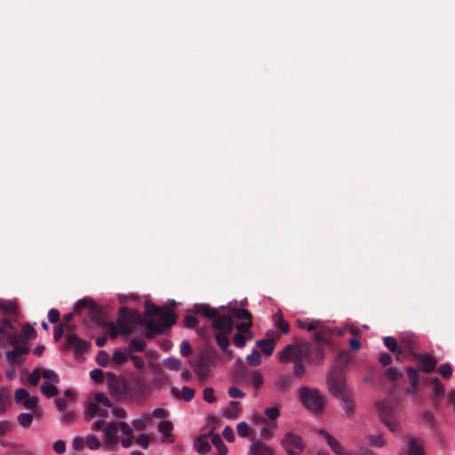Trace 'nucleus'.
Instances as JSON below:
<instances>
[{
    "label": "nucleus",
    "instance_id": "obj_1",
    "mask_svg": "<svg viewBox=\"0 0 455 455\" xmlns=\"http://www.w3.org/2000/svg\"><path fill=\"white\" fill-rule=\"evenodd\" d=\"M299 400L302 404L314 414H319L323 411L326 398L318 389H312L307 387H301L298 390Z\"/></svg>",
    "mask_w": 455,
    "mask_h": 455
},
{
    "label": "nucleus",
    "instance_id": "obj_2",
    "mask_svg": "<svg viewBox=\"0 0 455 455\" xmlns=\"http://www.w3.org/2000/svg\"><path fill=\"white\" fill-rule=\"evenodd\" d=\"M326 383L329 392L337 397L351 390L346 383L345 375L341 368L332 367L326 375Z\"/></svg>",
    "mask_w": 455,
    "mask_h": 455
},
{
    "label": "nucleus",
    "instance_id": "obj_3",
    "mask_svg": "<svg viewBox=\"0 0 455 455\" xmlns=\"http://www.w3.org/2000/svg\"><path fill=\"white\" fill-rule=\"evenodd\" d=\"M307 346L300 344H289L279 352V361L283 363L302 361L307 356Z\"/></svg>",
    "mask_w": 455,
    "mask_h": 455
},
{
    "label": "nucleus",
    "instance_id": "obj_4",
    "mask_svg": "<svg viewBox=\"0 0 455 455\" xmlns=\"http://www.w3.org/2000/svg\"><path fill=\"white\" fill-rule=\"evenodd\" d=\"M281 445L287 455H299L306 444L300 435L292 431H288L282 438Z\"/></svg>",
    "mask_w": 455,
    "mask_h": 455
},
{
    "label": "nucleus",
    "instance_id": "obj_5",
    "mask_svg": "<svg viewBox=\"0 0 455 455\" xmlns=\"http://www.w3.org/2000/svg\"><path fill=\"white\" fill-rule=\"evenodd\" d=\"M140 320V315L136 311L129 310L126 307H122L119 312L117 323L120 331L124 335L130 334L134 328V324Z\"/></svg>",
    "mask_w": 455,
    "mask_h": 455
},
{
    "label": "nucleus",
    "instance_id": "obj_6",
    "mask_svg": "<svg viewBox=\"0 0 455 455\" xmlns=\"http://www.w3.org/2000/svg\"><path fill=\"white\" fill-rule=\"evenodd\" d=\"M344 411V417L352 419L355 414V401L352 390L336 397Z\"/></svg>",
    "mask_w": 455,
    "mask_h": 455
},
{
    "label": "nucleus",
    "instance_id": "obj_7",
    "mask_svg": "<svg viewBox=\"0 0 455 455\" xmlns=\"http://www.w3.org/2000/svg\"><path fill=\"white\" fill-rule=\"evenodd\" d=\"M119 430L118 422H108L102 428L104 434V444L107 448L111 449L118 443L117 433Z\"/></svg>",
    "mask_w": 455,
    "mask_h": 455
},
{
    "label": "nucleus",
    "instance_id": "obj_8",
    "mask_svg": "<svg viewBox=\"0 0 455 455\" xmlns=\"http://www.w3.org/2000/svg\"><path fill=\"white\" fill-rule=\"evenodd\" d=\"M106 377L108 389L113 395L121 397L125 395L126 387L124 381L120 379L115 373L112 372H108Z\"/></svg>",
    "mask_w": 455,
    "mask_h": 455
},
{
    "label": "nucleus",
    "instance_id": "obj_9",
    "mask_svg": "<svg viewBox=\"0 0 455 455\" xmlns=\"http://www.w3.org/2000/svg\"><path fill=\"white\" fill-rule=\"evenodd\" d=\"M15 403L22 404L26 409H34L38 403V398L36 395H30L25 388H18L14 394Z\"/></svg>",
    "mask_w": 455,
    "mask_h": 455
},
{
    "label": "nucleus",
    "instance_id": "obj_10",
    "mask_svg": "<svg viewBox=\"0 0 455 455\" xmlns=\"http://www.w3.org/2000/svg\"><path fill=\"white\" fill-rule=\"evenodd\" d=\"M66 346L74 347L76 355L87 352L91 347L89 342L80 339L76 334H68L66 336Z\"/></svg>",
    "mask_w": 455,
    "mask_h": 455
},
{
    "label": "nucleus",
    "instance_id": "obj_11",
    "mask_svg": "<svg viewBox=\"0 0 455 455\" xmlns=\"http://www.w3.org/2000/svg\"><path fill=\"white\" fill-rule=\"evenodd\" d=\"M319 434L323 435L328 445L330 446L331 450L335 455H348L349 451H347L343 445L336 439L334 438L331 434H329L326 430L321 429L319 431Z\"/></svg>",
    "mask_w": 455,
    "mask_h": 455
},
{
    "label": "nucleus",
    "instance_id": "obj_12",
    "mask_svg": "<svg viewBox=\"0 0 455 455\" xmlns=\"http://www.w3.org/2000/svg\"><path fill=\"white\" fill-rule=\"evenodd\" d=\"M28 353L29 349L28 347L17 344L12 350L6 352V358L9 363L16 364L22 363V356Z\"/></svg>",
    "mask_w": 455,
    "mask_h": 455
},
{
    "label": "nucleus",
    "instance_id": "obj_13",
    "mask_svg": "<svg viewBox=\"0 0 455 455\" xmlns=\"http://www.w3.org/2000/svg\"><path fill=\"white\" fill-rule=\"evenodd\" d=\"M249 455H274V451L261 440L253 438L251 439Z\"/></svg>",
    "mask_w": 455,
    "mask_h": 455
},
{
    "label": "nucleus",
    "instance_id": "obj_14",
    "mask_svg": "<svg viewBox=\"0 0 455 455\" xmlns=\"http://www.w3.org/2000/svg\"><path fill=\"white\" fill-rule=\"evenodd\" d=\"M212 327L220 332L230 333L233 330V319L229 315H223L219 318L213 319Z\"/></svg>",
    "mask_w": 455,
    "mask_h": 455
},
{
    "label": "nucleus",
    "instance_id": "obj_15",
    "mask_svg": "<svg viewBox=\"0 0 455 455\" xmlns=\"http://www.w3.org/2000/svg\"><path fill=\"white\" fill-rule=\"evenodd\" d=\"M415 357L419 360L421 370L426 373H430L435 371L437 361L435 357L429 355L416 354Z\"/></svg>",
    "mask_w": 455,
    "mask_h": 455
},
{
    "label": "nucleus",
    "instance_id": "obj_16",
    "mask_svg": "<svg viewBox=\"0 0 455 455\" xmlns=\"http://www.w3.org/2000/svg\"><path fill=\"white\" fill-rule=\"evenodd\" d=\"M332 337L331 330L325 326L323 322H320V326L317 327L314 333V339L316 342L327 344Z\"/></svg>",
    "mask_w": 455,
    "mask_h": 455
},
{
    "label": "nucleus",
    "instance_id": "obj_17",
    "mask_svg": "<svg viewBox=\"0 0 455 455\" xmlns=\"http://www.w3.org/2000/svg\"><path fill=\"white\" fill-rule=\"evenodd\" d=\"M380 420L395 416L393 406L387 401H380L376 403Z\"/></svg>",
    "mask_w": 455,
    "mask_h": 455
},
{
    "label": "nucleus",
    "instance_id": "obj_18",
    "mask_svg": "<svg viewBox=\"0 0 455 455\" xmlns=\"http://www.w3.org/2000/svg\"><path fill=\"white\" fill-rule=\"evenodd\" d=\"M191 312L195 314H202L209 319H214L219 314L218 309L212 308L209 305L205 304L195 305Z\"/></svg>",
    "mask_w": 455,
    "mask_h": 455
},
{
    "label": "nucleus",
    "instance_id": "obj_19",
    "mask_svg": "<svg viewBox=\"0 0 455 455\" xmlns=\"http://www.w3.org/2000/svg\"><path fill=\"white\" fill-rule=\"evenodd\" d=\"M291 383L292 379L290 375L282 374L276 378L275 387L279 392L286 393L291 388Z\"/></svg>",
    "mask_w": 455,
    "mask_h": 455
},
{
    "label": "nucleus",
    "instance_id": "obj_20",
    "mask_svg": "<svg viewBox=\"0 0 455 455\" xmlns=\"http://www.w3.org/2000/svg\"><path fill=\"white\" fill-rule=\"evenodd\" d=\"M409 455H423V442L419 438H411L408 442Z\"/></svg>",
    "mask_w": 455,
    "mask_h": 455
},
{
    "label": "nucleus",
    "instance_id": "obj_21",
    "mask_svg": "<svg viewBox=\"0 0 455 455\" xmlns=\"http://www.w3.org/2000/svg\"><path fill=\"white\" fill-rule=\"evenodd\" d=\"M205 435H199L194 442L195 449L201 455L206 454L211 450V444L205 440Z\"/></svg>",
    "mask_w": 455,
    "mask_h": 455
},
{
    "label": "nucleus",
    "instance_id": "obj_22",
    "mask_svg": "<svg viewBox=\"0 0 455 455\" xmlns=\"http://www.w3.org/2000/svg\"><path fill=\"white\" fill-rule=\"evenodd\" d=\"M19 342V335L12 332L6 331L3 327H0V344L5 346L6 343L14 345Z\"/></svg>",
    "mask_w": 455,
    "mask_h": 455
},
{
    "label": "nucleus",
    "instance_id": "obj_23",
    "mask_svg": "<svg viewBox=\"0 0 455 455\" xmlns=\"http://www.w3.org/2000/svg\"><path fill=\"white\" fill-rule=\"evenodd\" d=\"M158 429H159L160 433L163 434L165 436V438L168 439L169 443L174 442V438H173V435H172L173 425L171 421H169V420L161 421L158 425Z\"/></svg>",
    "mask_w": 455,
    "mask_h": 455
},
{
    "label": "nucleus",
    "instance_id": "obj_24",
    "mask_svg": "<svg viewBox=\"0 0 455 455\" xmlns=\"http://www.w3.org/2000/svg\"><path fill=\"white\" fill-rule=\"evenodd\" d=\"M240 402L231 401L229 406L226 409L224 416L229 419H235L240 415Z\"/></svg>",
    "mask_w": 455,
    "mask_h": 455
},
{
    "label": "nucleus",
    "instance_id": "obj_25",
    "mask_svg": "<svg viewBox=\"0 0 455 455\" xmlns=\"http://www.w3.org/2000/svg\"><path fill=\"white\" fill-rule=\"evenodd\" d=\"M320 320L309 319L297 320V326L300 329H305L308 331H315L317 327L320 326Z\"/></svg>",
    "mask_w": 455,
    "mask_h": 455
},
{
    "label": "nucleus",
    "instance_id": "obj_26",
    "mask_svg": "<svg viewBox=\"0 0 455 455\" xmlns=\"http://www.w3.org/2000/svg\"><path fill=\"white\" fill-rule=\"evenodd\" d=\"M195 371L198 376L199 380L204 381L210 373V369L208 364L203 360L196 363L195 366Z\"/></svg>",
    "mask_w": 455,
    "mask_h": 455
},
{
    "label": "nucleus",
    "instance_id": "obj_27",
    "mask_svg": "<svg viewBox=\"0 0 455 455\" xmlns=\"http://www.w3.org/2000/svg\"><path fill=\"white\" fill-rule=\"evenodd\" d=\"M324 359V351L321 346H317L315 348L310 350V355L308 356V361L313 363L318 364L323 363Z\"/></svg>",
    "mask_w": 455,
    "mask_h": 455
},
{
    "label": "nucleus",
    "instance_id": "obj_28",
    "mask_svg": "<svg viewBox=\"0 0 455 455\" xmlns=\"http://www.w3.org/2000/svg\"><path fill=\"white\" fill-rule=\"evenodd\" d=\"M257 345L266 355H271L274 352L275 343L272 339H259Z\"/></svg>",
    "mask_w": 455,
    "mask_h": 455
},
{
    "label": "nucleus",
    "instance_id": "obj_29",
    "mask_svg": "<svg viewBox=\"0 0 455 455\" xmlns=\"http://www.w3.org/2000/svg\"><path fill=\"white\" fill-rule=\"evenodd\" d=\"M381 422H383L387 426V427L393 433L398 434L401 433L402 431L400 422L396 416L387 418L382 420Z\"/></svg>",
    "mask_w": 455,
    "mask_h": 455
},
{
    "label": "nucleus",
    "instance_id": "obj_30",
    "mask_svg": "<svg viewBox=\"0 0 455 455\" xmlns=\"http://www.w3.org/2000/svg\"><path fill=\"white\" fill-rule=\"evenodd\" d=\"M146 343L143 340L132 339L126 349L130 355H133L135 352H143Z\"/></svg>",
    "mask_w": 455,
    "mask_h": 455
},
{
    "label": "nucleus",
    "instance_id": "obj_31",
    "mask_svg": "<svg viewBox=\"0 0 455 455\" xmlns=\"http://www.w3.org/2000/svg\"><path fill=\"white\" fill-rule=\"evenodd\" d=\"M40 390L47 397H52L58 393V388L50 381L43 382Z\"/></svg>",
    "mask_w": 455,
    "mask_h": 455
},
{
    "label": "nucleus",
    "instance_id": "obj_32",
    "mask_svg": "<svg viewBox=\"0 0 455 455\" xmlns=\"http://www.w3.org/2000/svg\"><path fill=\"white\" fill-rule=\"evenodd\" d=\"M420 419L423 423L426 424L429 428L435 429V420L434 413L429 410H425L420 413Z\"/></svg>",
    "mask_w": 455,
    "mask_h": 455
},
{
    "label": "nucleus",
    "instance_id": "obj_33",
    "mask_svg": "<svg viewBox=\"0 0 455 455\" xmlns=\"http://www.w3.org/2000/svg\"><path fill=\"white\" fill-rule=\"evenodd\" d=\"M131 357V355L128 353L127 349L124 351L116 350L114 352L112 355V361L116 364H123L127 362L128 358Z\"/></svg>",
    "mask_w": 455,
    "mask_h": 455
},
{
    "label": "nucleus",
    "instance_id": "obj_34",
    "mask_svg": "<svg viewBox=\"0 0 455 455\" xmlns=\"http://www.w3.org/2000/svg\"><path fill=\"white\" fill-rule=\"evenodd\" d=\"M99 404L96 403H88L86 409L84 411V418L85 420L89 421L95 417L99 411Z\"/></svg>",
    "mask_w": 455,
    "mask_h": 455
},
{
    "label": "nucleus",
    "instance_id": "obj_35",
    "mask_svg": "<svg viewBox=\"0 0 455 455\" xmlns=\"http://www.w3.org/2000/svg\"><path fill=\"white\" fill-rule=\"evenodd\" d=\"M162 332V325L155 324L151 321L147 322V329L144 331V336L148 339H152L154 333H161Z\"/></svg>",
    "mask_w": 455,
    "mask_h": 455
},
{
    "label": "nucleus",
    "instance_id": "obj_36",
    "mask_svg": "<svg viewBox=\"0 0 455 455\" xmlns=\"http://www.w3.org/2000/svg\"><path fill=\"white\" fill-rule=\"evenodd\" d=\"M0 312L4 314H15L16 305L11 300L0 299Z\"/></svg>",
    "mask_w": 455,
    "mask_h": 455
},
{
    "label": "nucleus",
    "instance_id": "obj_37",
    "mask_svg": "<svg viewBox=\"0 0 455 455\" xmlns=\"http://www.w3.org/2000/svg\"><path fill=\"white\" fill-rule=\"evenodd\" d=\"M164 365L168 370L179 371L181 368L182 363L178 358L169 357L164 361Z\"/></svg>",
    "mask_w": 455,
    "mask_h": 455
},
{
    "label": "nucleus",
    "instance_id": "obj_38",
    "mask_svg": "<svg viewBox=\"0 0 455 455\" xmlns=\"http://www.w3.org/2000/svg\"><path fill=\"white\" fill-rule=\"evenodd\" d=\"M162 325L171 327L176 322L175 315L172 312H163L160 314Z\"/></svg>",
    "mask_w": 455,
    "mask_h": 455
},
{
    "label": "nucleus",
    "instance_id": "obj_39",
    "mask_svg": "<svg viewBox=\"0 0 455 455\" xmlns=\"http://www.w3.org/2000/svg\"><path fill=\"white\" fill-rule=\"evenodd\" d=\"M86 445L90 450H98L101 446V443L99 438L93 435L90 434L85 438Z\"/></svg>",
    "mask_w": 455,
    "mask_h": 455
},
{
    "label": "nucleus",
    "instance_id": "obj_40",
    "mask_svg": "<svg viewBox=\"0 0 455 455\" xmlns=\"http://www.w3.org/2000/svg\"><path fill=\"white\" fill-rule=\"evenodd\" d=\"M17 420L22 427L27 428L31 426L33 416L30 413L23 412L18 416Z\"/></svg>",
    "mask_w": 455,
    "mask_h": 455
},
{
    "label": "nucleus",
    "instance_id": "obj_41",
    "mask_svg": "<svg viewBox=\"0 0 455 455\" xmlns=\"http://www.w3.org/2000/svg\"><path fill=\"white\" fill-rule=\"evenodd\" d=\"M10 402V395L8 392L1 388L0 389V413H4L6 411L8 403Z\"/></svg>",
    "mask_w": 455,
    "mask_h": 455
},
{
    "label": "nucleus",
    "instance_id": "obj_42",
    "mask_svg": "<svg viewBox=\"0 0 455 455\" xmlns=\"http://www.w3.org/2000/svg\"><path fill=\"white\" fill-rule=\"evenodd\" d=\"M228 334V333L220 332L215 335L218 346L223 350H226L229 347Z\"/></svg>",
    "mask_w": 455,
    "mask_h": 455
},
{
    "label": "nucleus",
    "instance_id": "obj_43",
    "mask_svg": "<svg viewBox=\"0 0 455 455\" xmlns=\"http://www.w3.org/2000/svg\"><path fill=\"white\" fill-rule=\"evenodd\" d=\"M150 415L147 414L142 419H137L132 421V426L136 430H143L150 421Z\"/></svg>",
    "mask_w": 455,
    "mask_h": 455
},
{
    "label": "nucleus",
    "instance_id": "obj_44",
    "mask_svg": "<svg viewBox=\"0 0 455 455\" xmlns=\"http://www.w3.org/2000/svg\"><path fill=\"white\" fill-rule=\"evenodd\" d=\"M246 362L251 366H258L261 362L259 352L257 349H254L251 354L247 355Z\"/></svg>",
    "mask_w": 455,
    "mask_h": 455
},
{
    "label": "nucleus",
    "instance_id": "obj_45",
    "mask_svg": "<svg viewBox=\"0 0 455 455\" xmlns=\"http://www.w3.org/2000/svg\"><path fill=\"white\" fill-rule=\"evenodd\" d=\"M96 362L100 366H108L109 363V355L106 351L100 350L97 355Z\"/></svg>",
    "mask_w": 455,
    "mask_h": 455
},
{
    "label": "nucleus",
    "instance_id": "obj_46",
    "mask_svg": "<svg viewBox=\"0 0 455 455\" xmlns=\"http://www.w3.org/2000/svg\"><path fill=\"white\" fill-rule=\"evenodd\" d=\"M275 319L276 322V325L279 327L280 331L287 334L290 331L289 323L282 317V315H275Z\"/></svg>",
    "mask_w": 455,
    "mask_h": 455
},
{
    "label": "nucleus",
    "instance_id": "obj_47",
    "mask_svg": "<svg viewBox=\"0 0 455 455\" xmlns=\"http://www.w3.org/2000/svg\"><path fill=\"white\" fill-rule=\"evenodd\" d=\"M406 372L408 375L410 384H411V386H418V384H419L418 371L414 368L409 366L406 368Z\"/></svg>",
    "mask_w": 455,
    "mask_h": 455
},
{
    "label": "nucleus",
    "instance_id": "obj_48",
    "mask_svg": "<svg viewBox=\"0 0 455 455\" xmlns=\"http://www.w3.org/2000/svg\"><path fill=\"white\" fill-rule=\"evenodd\" d=\"M293 363V376L296 378H301L306 373V367L303 363V360L299 362H295Z\"/></svg>",
    "mask_w": 455,
    "mask_h": 455
},
{
    "label": "nucleus",
    "instance_id": "obj_49",
    "mask_svg": "<svg viewBox=\"0 0 455 455\" xmlns=\"http://www.w3.org/2000/svg\"><path fill=\"white\" fill-rule=\"evenodd\" d=\"M94 399H95L97 404L100 403V404L104 405L106 408H109L112 406V403L110 402L109 398L103 393H97L94 395Z\"/></svg>",
    "mask_w": 455,
    "mask_h": 455
},
{
    "label": "nucleus",
    "instance_id": "obj_50",
    "mask_svg": "<svg viewBox=\"0 0 455 455\" xmlns=\"http://www.w3.org/2000/svg\"><path fill=\"white\" fill-rule=\"evenodd\" d=\"M384 344L391 352H396L399 348L396 339L392 336L385 337Z\"/></svg>",
    "mask_w": 455,
    "mask_h": 455
},
{
    "label": "nucleus",
    "instance_id": "obj_51",
    "mask_svg": "<svg viewBox=\"0 0 455 455\" xmlns=\"http://www.w3.org/2000/svg\"><path fill=\"white\" fill-rule=\"evenodd\" d=\"M41 377L46 379H51L53 383H59L60 378L58 374L52 370H44L41 372Z\"/></svg>",
    "mask_w": 455,
    "mask_h": 455
},
{
    "label": "nucleus",
    "instance_id": "obj_52",
    "mask_svg": "<svg viewBox=\"0 0 455 455\" xmlns=\"http://www.w3.org/2000/svg\"><path fill=\"white\" fill-rule=\"evenodd\" d=\"M198 324L196 316L193 314H187L184 317V325L187 328H194Z\"/></svg>",
    "mask_w": 455,
    "mask_h": 455
},
{
    "label": "nucleus",
    "instance_id": "obj_53",
    "mask_svg": "<svg viewBox=\"0 0 455 455\" xmlns=\"http://www.w3.org/2000/svg\"><path fill=\"white\" fill-rule=\"evenodd\" d=\"M438 372L445 379H450L452 374V368L449 363L441 364Z\"/></svg>",
    "mask_w": 455,
    "mask_h": 455
},
{
    "label": "nucleus",
    "instance_id": "obj_54",
    "mask_svg": "<svg viewBox=\"0 0 455 455\" xmlns=\"http://www.w3.org/2000/svg\"><path fill=\"white\" fill-rule=\"evenodd\" d=\"M41 378V372L38 369H35L32 371V372L28 375V383L33 386V387H36L39 381Z\"/></svg>",
    "mask_w": 455,
    "mask_h": 455
},
{
    "label": "nucleus",
    "instance_id": "obj_55",
    "mask_svg": "<svg viewBox=\"0 0 455 455\" xmlns=\"http://www.w3.org/2000/svg\"><path fill=\"white\" fill-rule=\"evenodd\" d=\"M433 392L435 395L433 405L434 407H437L439 403L438 399L444 393L443 386L442 384H438L436 387H434Z\"/></svg>",
    "mask_w": 455,
    "mask_h": 455
},
{
    "label": "nucleus",
    "instance_id": "obj_56",
    "mask_svg": "<svg viewBox=\"0 0 455 455\" xmlns=\"http://www.w3.org/2000/svg\"><path fill=\"white\" fill-rule=\"evenodd\" d=\"M204 399L205 402L213 403L216 402L217 398L214 395V390L212 387H205L204 389Z\"/></svg>",
    "mask_w": 455,
    "mask_h": 455
},
{
    "label": "nucleus",
    "instance_id": "obj_57",
    "mask_svg": "<svg viewBox=\"0 0 455 455\" xmlns=\"http://www.w3.org/2000/svg\"><path fill=\"white\" fill-rule=\"evenodd\" d=\"M237 433L241 437H247L250 434V428L245 421L237 424Z\"/></svg>",
    "mask_w": 455,
    "mask_h": 455
},
{
    "label": "nucleus",
    "instance_id": "obj_58",
    "mask_svg": "<svg viewBox=\"0 0 455 455\" xmlns=\"http://www.w3.org/2000/svg\"><path fill=\"white\" fill-rule=\"evenodd\" d=\"M252 384L255 389H259L263 384V375L259 371L252 372Z\"/></svg>",
    "mask_w": 455,
    "mask_h": 455
},
{
    "label": "nucleus",
    "instance_id": "obj_59",
    "mask_svg": "<svg viewBox=\"0 0 455 455\" xmlns=\"http://www.w3.org/2000/svg\"><path fill=\"white\" fill-rule=\"evenodd\" d=\"M385 376L390 380H396L403 376V373L395 368H388L385 372Z\"/></svg>",
    "mask_w": 455,
    "mask_h": 455
},
{
    "label": "nucleus",
    "instance_id": "obj_60",
    "mask_svg": "<svg viewBox=\"0 0 455 455\" xmlns=\"http://www.w3.org/2000/svg\"><path fill=\"white\" fill-rule=\"evenodd\" d=\"M119 428L124 436H132L133 430L132 427L125 421L118 422Z\"/></svg>",
    "mask_w": 455,
    "mask_h": 455
},
{
    "label": "nucleus",
    "instance_id": "obj_61",
    "mask_svg": "<svg viewBox=\"0 0 455 455\" xmlns=\"http://www.w3.org/2000/svg\"><path fill=\"white\" fill-rule=\"evenodd\" d=\"M222 435L229 443H233L235 439L234 430L230 426H226L224 427Z\"/></svg>",
    "mask_w": 455,
    "mask_h": 455
},
{
    "label": "nucleus",
    "instance_id": "obj_62",
    "mask_svg": "<svg viewBox=\"0 0 455 455\" xmlns=\"http://www.w3.org/2000/svg\"><path fill=\"white\" fill-rule=\"evenodd\" d=\"M232 312H233V315L236 319H245V320L250 319L249 312L247 310H244L242 308H234Z\"/></svg>",
    "mask_w": 455,
    "mask_h": 455
},
{
    "label": "nucleus",
    "instance_id": "obj_63",
    "mask_svg": "<svg viewBox=\"0 0 455 455\" xmlns=\"http://www.w3.org/2000/svg\"><path fill=\"white\" fill-rule=\"evenodd\" d=\"M183 398L186 402H189L194 398L195 390L189 387H183L181 389Z\"/></svg>",
    "mask_w": 455,
    "mask_h": 455
},
{
    "label": "nucleus",
    "instance_id": "obj_64",
    "mask_svg": "<svg viewBox=\"0 0 455 455\" xmlns=\"http://www.w3.org/2000/svg\"><path fill=\"white\" fill-rule=\"evenodd\" d=\"M265 415L269 419H276L279 415H280V412H279V410L273 406V407H269V408H267L265 410Z\"/></svg>",
    "mask_w": 455,
    "mask_h": 455
}]
</instances>
